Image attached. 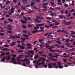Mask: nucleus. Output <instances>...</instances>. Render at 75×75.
I'll return each mask as SVG.
<instances>
[{
  "mask_svg": "<svg viewBox=\"0 0 75 75\" xmlns=\"http://www.w3.org/2000/svg\"><path fill=\"white\" fill-rule=\"evenodd\" d=\"M57 65L55 67V68H64V66L61 65V62H57Z\"/></svg>",
  "mask_w": 75,
  "mask_h": 75,
  "instance_id": "f257e3e1",
  "label": "nucleus"
},
{
  "mask_svg": "<svg viewBox=\"0 0 75 75\" xmlns=\"http://www.w3.org/2000/svg\"><path fill=\"white\" fill-rule=\"evenodd\" d=\"M15 57H16V55L15 54L14 56H13V57H12V59H11L12 60V62H13V64H17V63L16 62V61H14V60H15Z\"/></svg>",
  "mask_w": 75,
  "mask_h": 75,
  "instance_id": "f03ea898",
  "label": "nucleus"
},
{
  "mask_svg": "<svg viewBox=\"0 0 75 75\" xmlns=\"http://www.w3.org/2000/svg\"><path fill=\"white\" fill-rule=\"evenodd\" d=\"M27 46H28V47H27V48H28V49H32V47H32L33 45L31 44L30 43H27Z\"/></svg>",
  "mask_w": 75,
  "mask_h": 75,
  "instance_id": "7ed1b4c3",
  "label": "nucleus"
},
{
  "mask_svg": "<svg viewBox=\"0 0 75 75\" xmlns=\"http://www.w3.org/2000/svg\"><path fill=\"white\" fill-rule=\"evenodd\" d=\"M27 54L28 55H30V54H33V55H34V52H33V51L31 50H29L28 51Z\"/></svg>",
  "mask_w": 75,
  "mask_h": 75,
  "instance_id": "20e7f679",
  "label": "nucleus"
},
{
  "mask_svg": "<svg viewBox=\"0 0 75 75\" xmlns=\"http://www.w3.org/2000/svg\"><path fill=\"white\" fill-rule=\"evenodd\" d=\"M46 61V59H44L43 58H40V59L38 60V61Z\"/></svg>",
  "mask_w": 75,
  "mask_h": 75,
  "instance_id": "39448f33",
  "label": "nucleus"
},
{
  "mask_svg": "<svg viewBox=\"0 0 75 75\" xmlns=\"http://www.w3.org/2000/svg\"><path fill=\"white\" fill-rule=\"evenodd\" d=\"M48 68H52L53 66L52 65V63H50L48 64Z\"/></svg>",
  "mask_w": 75,
  "mask_h": 75,
  "instance_id": "423d86ee",
  "label": "nucleus"
},
{
  "mask_svg": "<svg viewBox=\"0 0 75 75\" xmlns=\"http://www.w3.org/2000/svg\"><path fill=\"white\" fill-rule=\"evenodd\" d=\"M35 22L37 23L38 24H40V23H41V21L39 20L37 18H36L35 19Z\"/></svg>",
  "mask_w": 75,
  "mask_h": 75,
  "instance_id": "0eeeda50",
  "label": "nucleus"
},
{
  "mask_svg": "<svg viewBox=\"0 0 75 75\" xmlns=\"http://www.w3.org/2000/svg\"><path fill=\"white\" fill-rule=\"evenodd\" d=\"M57 1L58 2L57 3V4H58V5H62V2H61V0H57Z\"/></svg>",
  "mask_w": 75,
  "mask_h": 75,
  "instance_id": "6e6552de",
  "label": "nucleus"
},
{
  "mask_svg": "<svg viewBox=\"0 0 75 75\" xmlns=\"http://www.w3.org/2000/svg\"><path fill=\"white\" fill-rule=\"evenodd\" d=\"M6 57H7V56H5L3 57V59H1V61H2V62H4V61H5V59L6 58Z\"/></svg>",
  "mask_w": 75,
  "mask_h": 75,
  "instance_id": "1a4fd4ad",
  "label": "nucleus"
},
{
  "mask_svg": "<svg viewBox=\"0 0 75 75\" xmlns=\"http://www.w3.org/2000/svg\"><path fill=\"white\" fill-rule=\"evenodd\" d=\"M10 58H11L10 56V55L8 54L7 55V57L6 58V60H7V61H8V60H9V59H10Z\"/></svg>",
  "mask_w": 75,
  "mask_h": 75,
  "instance_id": "9d476101",
  "label": "nucleus"
},
{
  "mask_svg": "<svg viewBox=\"0 0 75 75\" xmlns=\"http://www.w3.org/2000/svg\"><path fill=\"white\" fill-rule=\"evenodd\" d=\"M12 44L10 45V46L12 47L13 46H14L15 45V44H16V42H12L11 43Z\"/></svg>",
  "mask_w": 75,
  "mask_h": 75,
  "instance_id": "9b49d317",
  "label": "nucleus"
},
{
  "mask_svg": "<svg viewBox=\"0 0 75 75\" xmlns=\"http://www.w3.org/2000/svg\"><path fill=\"white\" fill-rule=\"evenodd\" d=\"M38 31L37 30H35L33 31L31 33H38Z\"/></svg>",
  "mask_w": 75,
  "mask_h": 75,
  "instance_id": "f8f14e48",
  "label": "nucleus"
},
{
  "mask_svg": "<svg viewBox=\"0 0 75 75\" xmlns=\"http://www.w3.org/2000/svg\"><path fill=\"white\" fill-rule=\"evenodd\" d=\"M56 42L58 44H62V42H60V41L59 40H57Z\"/></svg>",
  "mask_w": 75,
  "mask_h": 75,
  "instance_id": "ddd939ff",
  "label": "nucleus"
},
{
  "mask_svg": "<svg viewBox=\"0 0 75 75\" xmlns=\"http://www.w3.org/2000/svg\"><path fill=\"white\" fill-rule=\"evenodd\" d=\"M62 32H63V33H66V34H68V32H67V31L64 30H62Z\"/></svg>",
  "mask_w": 75,
  "mask_h": 75,
  "instance_id": "4468645a",
  "label": "nucleus"
},
{
  "mask_svg": "<svg viewBox=\"0 0 75 75\" xmlns=\"http://www.w3.org/2000/svg\"><path fill=\"white\" fill-rule=\"evenodd\" d=\"M44 62V61H42V62H41L40 63L38 64V65H40V64H41V65H44V64H45V63Z\"/></svg>",
  "mask_w": 75,
  "mask_h": 75,
  "instance_id": "2eb2a0df",
  "label": "nucleus"
},
{
  "mask_svg": "<svg viewBox=\"0 0 75 75\" xmlns=\"http://www.w3.org/2000/svg\"><path fill=\"white\" fill-rule=\"evenodd\" d=\"M8 21H9V22H13V19L9 18L8 19Z\"/></svg>",
  "mask_w": 75,
  "mask_h": 75,
  "instance_id": "dca6fc26",
  "label": "nucleus"
},
{
  "mask_svg": "<svg viewBox=\"0 0 75 75\" xmlns=\"http://www.w3.org/2000/svg\"><path fill=\"white\" fill-rule=\"evenodd\" d=\"M21 22L22 23H23V24H26L27 23V22L25 21H23V20H21Z\"/></svg>",
  "mask_w": 75,
  "mask_h": 75,
  "instance_id": "f3484780",
  "label": "nucleus"
},
{
  "mask_svg": "<svg viewBox=\"0 0 75 75\" xmlns=\"http://www.w3.org/2000/svg\"><path fill=\"white\" fill-rule=\"evenodd\" d=\"M52 65L53 66H54V67H57V63H52Z\"/></svg>",
  "mask_w": 75,
  "mask_h": 75,
  "instance_id": "a211bd4d",
  "label": "nucleus"
},
{
  "mask_svg": "<svg viewBox=\"0 0 75 75\" xmlns=\"http://www.w3.org/2000/svg\"><path fill=\"white\" fill-rule=\"evenodd\" d=\"M39 56L38 55H35L34 58L35 59H37L38 58Z\"/></svg>",
  "mask_w": 75,
  "mask_h": 75,
  "instance_id": "6ab92c4d",
  "label": "nucleus"
},
{
  "mask_svg": "<svg viewBox=\"0 0 75 75\" xmlns=\"http://www.w3.org/2000/svg\"><path fill=\"white\" fill-rule=\"evenodd\" d=\"M10 1H7L6 2V5H7L8 4H10Z\"/></svg>",
  "mask_w": 75,
  "mask_h": 75,
  "instance_id": "aec40b11",
  "label": "nucleus"
},
{
  "mask_svg": "<svg viewBox=\"0 0 75 75\" xmlns=\"http://www.w3.org/2000/svg\"><path fill=\"white\" fill-rule=\"evenodd\" d=\"M20 48H21L22 50H24V49H25V47L23 46H21L20 47Z\"/></svg>",
  "mask_w": 75,
  "mask_h": 75,
  "instance_id": "412c9836",
  "label": "nucleus"
},
{
  "mask_svg": "<svg viewBox=\"0 0 75 75\" xmlns=\"http://www.w3.org/2000/svg\"><path fill=\"white\" fill-rule=\"evenodd\" d=\"M23 35L26 38L28 37V35H26L25 34H23Z\"/></svg>",
  "mask_w": 75,
  "mask_h": 75,
  "instance_id": "4be33fe9",
  "label": "nucleus"
},
{
  "mask_svg": "<svg viewBox=\"0 0 75 75\" xmlns=\"http://www.w3.org/2000/svg\"><path fill=\"white\" fill-rule=\"evenodd\" d=\"M7 32L8 33H9V34H12L13 33V32L11 31L8 30Z\"/></svg>",
  "mask_w": 75,
  "mask_h": 75,
  "instance_id": "5701e85b",
  "label": "nucleus"
},
{
  "mask_svg": "<svg viewBox=\"0 0 75 75\" xmlns=\"http://www.w3.org/2000/svg\"><path fill=\"white\" fill-rule=\"evenodd\" d=\"M7 27L8 28H11V27H12V25H7Z\"/></svg>",
  "mask_w": 75,
  "mask_h": 75,
  "instance_id": "b1692460",
  "label": "nucleus"
},
{
  "mask_svg": "<svg viewBox=\"0 0 75 75\" xmlns=\"http://www.w3.org/2000/svg\"><path fill=\"white\" fill-rule=\"evenodd\" d=\"M45 47H46V48H50V45L47 44V45L45 46Z\"/></svg>",
  "mask_w": 75,
  "mask_h": 75,
  "instance_id": "393cba45",
  "label": "nucleus"
},
{
  "mask_svg": "<svg viewBox=\"0 0 75 75\" xmlns=\"http://www.w3.org/2000/svg\"><path fill=\"white\" fill-rule=\"evenodd\" d=\"M64 6L65 7H68V5L66 4H64Z\"/></svg>",
  "mask_w": 75,
  "mask_h": 75,
  "instance_id": "a878e982",
  "label": "nucleus"
},
{
  "mask_svg": "<svg viewBox=\"0 0 75 75\" xmlns=\"http://www.w3.org/2000/svg\"><path fill=\"white\" fill-rule=\"evenodd\" d=\"M41 10H42L43 12H45V11H47V10L46 9H42Z\"/></svg>",
  "mask_w": 75,
  "mask_h": 75,
  "instance_id": "bb28decb",
  "label": "nucleus"
},
{
  "mask_svg": "<svg viewBox=\"0 0 75 75\" xmlns=\"http://www.w3.org/2000/svg\"><path fill=\"white\" fill-rule=\"evenodd\" d=\"M42 4L43 6H48V4L47 3H44L43 4Z\"/></svg>",
  "mask_w": 75,
  "mask_h": 75,
  "instance_id": "cd10ccee",
  "label": "nucleus"
},
{
  "mask_svg": "<svg viewBox=\"0 0 75 75\" xmlns=\"http://www.w3.org/2000/svg\"><path fill=\"white\" fill-rule=\"evenodd\" d=\"M21 9H23L24 10L26 9V8L24 6H21Z\"/></svg>",
  "mask_w": 75,
  "mask_h": 75,
  "instance_id": "c85d7f7f",
  "label": "nucleus"
},
{
  "mask_svg": "<svg viewBox=\"0 0 75 75\" xmlns=\"http://www.w3.org/2000/svg\"><path fill=\"white\" fill-rule=\"evenodd\" d=\"M10 37L11 38H13V39H16V38H15L14 36H12V35H11L10 36Z\"/></svg>",
  "mask_w": 75,
  "mask_h": 75,
  "instance_id": "c756f323",
  "label": "nucleus"
},
{
  "mask_svg": "<svg viewBox=\"0 0 75 75\" xmlns=\"http://www.w3.org/2000/svg\"><path fill=\"white\" fill-rule=\"evenodd\" d=\"M14 37L16 38H20V37L17 36L16 35H15Z\"/></svg>",
  "mask_w": 75,
  "mask_h": 75,
  "instance_id": "7c9ffc66",
  "label": "nucleus"
},
{
  "mask_svg": "<svg viewBox=\"0 0 75 75\" xmlns=\"http://www.w3.org/2000/svg\"><path fill=\"white\" fill-rule=\"evenodd\" d=\"M63 16V15H62L61 14L59 16V18H62V17Z\"/></svg>",
  "mask_w": 75,
  "mask_h": 75,
  "instance_id": "2f4dec72",
  "label": "nucleus"
},
{
  "mask_svg": "<svg viewBox=\"0 0 75 75\" xmlns=\"http://www.w3.org/2000/svg\"><path fill=\"white\" fill-rule=\"evenodd\" d=\"M46 18V19H47L48 20H50L51 19V18L47 17Z\"/></svg>",
  "mask_w": 75,
  "mask_h": 75,
  "instance_id": "473e14b6",
  "label": "nucleus"
},
{
  "mask_svg": "<svg viewBox=\"0 0 75 75\" xmlns=\"http://www.w3.org/2000/svg\"><path fill=\"white\" fill-rule=\"evenodd\" d=\"M45 18L43 17H40V20H44Z\"/></svg>",
  "mask_w": 75,
  "mask_h": 75,
  "instance_id": "72a5a7b5",
  "label": "nucleus"
},
{
  "mask_svg": "<svg viewBox=\"0 0 75 75\" xmlns=\"http://www.w3.org/2000/svg\"><path fill=\"white\" fill-rule=\"evenodd\" d=\"M65 40L66 42H68V41H70V40L69 39H65Z\"/></svg>",
  "mask_w": 75,
  "mask_h": 75,
  "instance_id": "f704fd0d",
  "label": "nucleus"
},
{
  "mask_svg": "<svg viewBox=\"0 0 75 75\" xmlns=\"http://www.w3.org/2000/svg\"><path fill=\"white\" fill-rule=\"evenodd\" d=\"M23 33H27L28 32V30H23Z\"/></svg>",
  "mask_w": 75,
  "mask_h": 75,
  "instance_id": "c9c22d12",
  "label": "nucleus"
},
{
  "mask_svg": "<svg viewBox=\"0 0 75 75\" xmlns=\"http://www.w3.org/2000/svg\"><path fill=\"white\" fill-rule=\"evenodd\" d=\"M4 35V33H0V35H1L2 36H3Z\"/></svg>",
  "mask_w": 75,
  "mask_h": 75,
  "instance_id": "e433bc0d",
  "label": "nucleus"
},
{
  "mask_svg": "<svg viewBox=\"0 0 75 75\" xmlns=\"http://www.w3.org/2000/svg\"><path fill=\"white\" fill-rule=\"evenodd\" d=\"M39 28V27H34V30H37Z\"/></svg>",
  "mask_w": 75,
  "mask_h": 75,
  "instance_id": "4c0bfd02",
  "label": "nucleus"
},
{
  "mask_svg": "<svg viewBox=\"0 0 75 75\" xmlns=\"http://www.w3.org/2000/svg\"><path fill=\"white\" fill-rule=\"evenodd\" d=\"M49 25L50 27H53V26L54 25V24L52 23L50 24H49Z\"/></svg>",
  "mask_w": 75,
  "mask_h": 75,
  "instance_id": "58836bf2",
  "label": "nucleus"
},
{
  "mask_svg": "<svg viewBox=\"0 0 75 75\" xmlns=\"http://www.w3.org/2000/svg\"><path fill=\"white\" fill-rule=\"evenodd\" d=\"M70 44H69V43L68 42V43H66V45H67V46H68V45H70Z\"/></svg>",
  "mask_w": 75,
  "mask_h": 75,
  "instance_id": "ea45409f",
  "label": "nucleus"
},
{
  "mask_svg": "<svg viewBox=\"0 0 75 75\" xmlns=\"http://www.w3.org/2000/svg\"><path fill=\"white\" fill-rule=\"evenodd\" d=\"M37 41H35V42H34L33 43L34 45H35V44H36V43H37Z\"/></svg>",
  "mask_w": 75,
  "mask_h": 75,
  "instance_id": "a19ab883",
  "label": "nucleus"
},
{
  "mask_svg": "<svg viewBox=\"0 0 75 75\" xmlns=\"http://www.w3.org/2000/svg\"><path fill=\"white\" fill-rule=\"evenodd\" d=\"M47 66H48L47 64H45L43 66V67H44V68H47Z\"/></svg>",
  "mask_w": 75,
  "mask_h": 75,
  "instance_id": "79ce46f5",
  "label": "nucleus"
},
{
  "mask_svg": "<svg viewBox=\"0 0 75 75\" xmlns=\"http://www.w3.org/2000/svg\"><path fill=\"white\" fill-rule=\"evenodd\" d=\"M57 31L58 32V33H61V32H62V31L61 30H57Z\"/></svg>",
  "mask_w": 75,
  "mask_h": 75,
  "instance_id": "37998d69",
  "label": "nucleus"
},
{
  "mask_svg": "<svg viewBox=\"0 0 75 75\" xmlns=\"http://www.w3.org/2000/svg\"><path fill=\"white\" fill-rule=\"evenodd\" d=\"M4 47H9V45H4Z\"/></svg>",
  "mask_w": 75,
  "mask_h": 75,
  "instance_id": "c03bdc74",
  "label": "nucleus"
},
{
  "mask_svg": "<svg viewBox=\"0 0 75 75\" xmlns=\"http://www.w3.org/2000/svg\"><path fill=\"white\" fill-rule=\"evenodd\" d=\"M71 33L72 34H75V32L74 31H71Z\"/></svg>",
  "mask_w": 75,
  "mask_h": 75,
  "instance_id": "a18cd8bd",
  "label": "nucleus"
},
{
  "mask_svg": "<svg viewBox=\"0 0 75 75\" xmlns=\"http://www.w3.org/2000/svg\"><path fill=\"white\" fill-rule=\"evenodd\" d=\"M13 1L15 3H16L17 1V0H13Z\"/></svg>",
  "mask_w": 75,
  "mask_h": 75,
  "instance_id": "49530a36",
  "label": "nucleus"
},
{
  "mask_svg": "<svg viewBox=\"0 0 75 75\" xmlns=\"http://www.w3.org/2000/svg\"><path fill=\"white\" fill-rule=\"evenodd\" d=\"M39 16H43L44 15V13H40L39 14Z\"/></svg>",
  "mask_w": 75,
  "mask_h": 75,
  "instance_id": "de8ad7c7",
  "label": "nucleus"
},
{
  "mask_svg": "<svg viewBox=\"0 0 75 75\" xmlns=\"http://www.w3.org/2000/svg\"><path fill=\"white\" fill-rule=\"evenodd\" d=\"M50 9V10H54V8H52L51 7H50L49 8Z\"/></svg>",
  "mask_w": 75,
  "mask_h": 75,
  "instance_id": "09e8293b",
  "label": "nucleus"
},
{
  "mask_svg": "<svg viewBox=\"0 0 75 75\" xmlns=\"http://www.w3.org/2000/svg\"><path fill=\"white\" fill-rule=\"evenodd\" d=\"M40 24V27L41 26H42V25H44V24L42 23V24Z\"/></svg>",
  "mask_w": 75,
  "mask_h": 75,
  "instance_id": "8fccbe9b",
  "label": "nucleus"
},
{
  "mask_svg": "<svg viewBox=\"0 0 75 75\" xmlns=\"http://www.w3.org/2000/svg\"><path fill=\"white\" fill-rule=\"evenodd\" d=\"M22 65H23V66H24V67H26V64H25V63H23L22 64Z\"/></svg>",
  "mask_w": 75,
  "mask_h": 75,
  "instance_id": "3c124183",
  "label": "nucleus"
},
{
  "mask_svg": "<svg viewBox=\"0 0 75 75\" xmlns=\"http://www.w3.org/2000/svg\"><path fill=\"white\" fill-rule=\"evenodd\" d=\"M22 27H23V28H27V27H26V26L25 25H24L22 26Z\"/></svg>",
  "mask_w": 75,
  "mask_h": 75,
  "instance_id": "603ef678",
  "label": "nucleus"
},
{
  "mask_svg": "<svg viewBox=\"0 0 75 75\" xmlns=\"http://www.w3.org/2000/svg\"><path fill=\"white\" fill-rule=\"evenodd\" d=\"M56 9L58 10H60V8L59 7H57L56 8Z\"/></svg>",
  "mask_w": 75,
  "mask_h": 75,
  "instance_id": "864d4df0",
  "label": "nucleus"
},
{
  "mask_svg": "<svg viewBox=\"0 0 75 75\" xmlns=\"http://www.w3.org/2000/svg\"><path fill=\"white\" fill-rule=\"evenodd\" d=\"M64 58H68V57H69V56L67 55L64 57Z\"/></svg>",
  "mask_w": 75,
  "mask_h": 75,
  "instance_id": "5fc2aeb1",
  "label": "nucleus"
},
{
  "mask_svg": "<svg viewBox=\"0 0 75 75\" xmlns=\"http://www.w3.org/2000/svg\"><path fill=\"white\" fill-rule=\"evenodd\" d=\"M24 59L25 61H26L27 62L29 60V59Z\"/></svg>",
  "mask_w": 75,
  "mask_h": 75,
  "instance_id": "6e6d98bb",
  "label": "nucleus"
},
{
  "mask_svg": "<svg viewBox=\"0 0 75 75\" xmlns=\"http://www.w3.org/2000/svg\"><path fill=\"white\" fill-rule=\"evenodd\" d=\"M21 4L20 2H19L18 3V5L19 6H21Z\"/></svg>",
  "mask_w": 75,
  "mask_h": 75,
  "instance_id": "4d7b16f0",
  "label": "nucleus"
},
{
  "mask_svg": "<svg viewBox=\"0 0 75 75\" xmlns=\"http://www.w3.org/2000/svg\"><path fill=\"white\" fill-rule=\"evenodd\" d=\"M68 11L67 10H66L65 11V13L66 14H68Z\"/></svg>",
  "mask_w": 75,
  "mask_h": 75,
  "instance_id": "13d9d810",
  "label": "nucleus"
},
{
  "mask_svg": "<svg viewBox=\"0 0 75 75\" xmlns=\"http://www.w3.org/2000/svg\"><path fill=\"white\" fill-rule=\"evenodd\" d=\"M10 11L12 13H14V10H11V9Z\"/></svg>",
  "mask_w": 75,
  "mask_h": 75,
  "instance_id": "bf43d9fd",
  "label": "nucleus"
},
{
  "mask_svg": "<svg viewBox=\"0 0 75 75\" xmlns=\"http://www.w3.org/2000/svg\"><path fill=\"white\" fill-rule=\"evenodd\" d=\"M64 66L65 67H68V64L67 63V64L64 65Z\"/></svg>",
  "mask_w": 75,
  "mask_h": 75,
  "instance_id": "052dcab7",
  "label": "nucleus"
},
{
  "mask_svg": "<svg viewBox=\"0 0 75 75\" xmlns=\"http://www.w3.org/2000/svg\"><path fill=\"white\" fill-rule=\"evenodd\" d=\"M42 7L43 8H47V7L46 6H45L44 5H43Z\"/></svg>",
  "mask_w": 75,
  "mask_h": 75,
  "instance_id": "680f3d73",
  "label": "nucleus"
},
{
  "mask_svg": "<svg viewBox=\"0 0 75 75\" xmlns=\"http://www.w3.org/2000/svg\"><path fill=\"white\" fill-rule=\"evenodd\" d=\"M54 2H51V5H54Z\"/></svg>",
  "mask_w": 75,
  "mask_h": 75,
  "instance_id": "e2e57ef3",
  "label": "nucleus"
},
{
  "mask_svg": "<svg viewBox=\"0 0 75 75\" xmlns=\"http://www.w3.org/2000/svg\"><path fill=\"white\" fill-rule=\"evenodd\" d=\"M40 17L39 16H37L36 17V18H37H37H38V19H40Z\"/></svg>",
  "mask_w": 75,
  "mask_h": 75,
  "instance_id": "0e129e2a",
  "label": "nucleus"
},
{
  "mask_svg": "<svg viewBox=\"0 0 75 75\" xmlns=\"http://www.w3.org/2000/svg\"><path fill=\"white\" fill-rule=\"evenodd\" d=\"M0 20H4V18L2 17L1 18H0Z\"/></svg>",
  "mask_w": 75,
  "mask_h": 75,
  "instance_id": "69168bd1",
  "label": "nucleus"
},
{
  "mask_svg": "<svg viewBox=\"0 0 75 75\" xmlns=\"http://www.w3.org/2000/svg\"><path fill=\"white\" fill-rule=\"evenodd\" d=\"M1 15L2 16H5V13H1Z\"/></svg>",
  "mask_w": 75,
  "mask_h": 75,
  "instance_id": "338daca9",
  "label": "nucleus"
},
{
  "mask_svg": "<svg viewBox=\"0 0 75 75\" xmlns=\"http://www.w3.org/2000/svg\"><path fill=\"white\" fill-rule=\"evenodd\" d=\"M40 31H44V29H41L39 30Z\"/></svg>",
  "mask_w": 75,
  "mask_h": 75,
  "instance_id": "774afa93",
  "label": "nucleus"
}]
</instances>
